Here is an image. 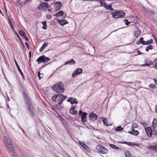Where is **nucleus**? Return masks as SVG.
<instances>
[{
	"label": "nucleus",
	"mask_w": 157,
	"mask_h": 157,
	"mask_svg": "<svg viewBox=\"0 0 157 157\" xmlns=\"http://www.w3.org/2000/svg\"><path fill=\"white\" fill-rule=\"evenodd\" d=\"M22 95L28 112L31 116L33 117L34 115V109L33 106L31 98L28 97L25 90L22 92Z\"/></svg>",
	"instance_id": "f257e3e1"
},
{
	"label": "nucleus",
	"mask_w": 157,
	"mask_h": 157,
	"mask_svg": "<svg viewBox=\"0 0 157 157\" xmlns=\"http://www.w3.org/2000/svg\"><path fill=\"white\" fill-rule=\"evenodd\" d=\"M4 144L8 151L12 156H15V151L12 146L10 139L8 137L5 136L4 138Z\"/></svg>",
	"instance_id": "f03ea898"
},
{
	"label": "nucleus",
	"mask_w": 157,
	"mask_h": 157,
	"mask_svg": "<svg viewBox=\"0 0 157 157\" xmlns=\"http://www.w3.org/2000/svg\"><path fill=\"white\" fill-rule=\"evenodd\" d=\"M67 98V96L63 94H56L52 97V99L53 102L57 103V105L62 104L63 100Z\"/></svg>",
	"instance_id": "7ed1b4c3"
},
{
	"label": "nucleus",
	"mask_w": 157,
	"mask_h": 157,
	"mask_svg": "<svg viewBox=\"0 0 157 157\" xmlns=\"http://www.w3.org/2000/svg\"><path fill=\"white\" fill-rule=\"evenodd\" d=\"M54 91L57 93H62L65 89L63 83L61 82L54 85L52 87Z\"/></svg>",
	"instance_id": "20e7f679"
},
{
	"label": "nucleus",
	"mask_w": 157,
	"mask_h": 157,
	"mask_svg": "<svg viewBox=\"0 0 157 157\" xmlns=\"http://www.w3.org/2000/svg\"><path fill=\"white\" fill-rule=\"evenodd\" d=\"M110 14H112L113 18L116 19L123 18L125 16V13L122 10L117 11L116 12L112 11L110 12Z\"/></svg>",
	"instance_id": "39448f33"
},
{
	"label": "nucleus",
	"mask_w": 157,
	"mask_h": 157,
	"mask_svg": "<svg viewBox=\"0 0 157 157\" xmlns=\"http://www.w3.org/2000/svg\"><path fill=\"white\" fill-rule=\"evenodd\" d=\"M95 149L98 152L104 154H106L108 152V150L106 148L100 145H98Z\"/></svg>",
	"instance_id": "423d86ee"
},
{
	"label": "nucleus",
	"mask_w": 157,
	"mask_h": 157,
	"mask_svg": "<svg viewBox=\"0 0 157 157\" xmlns=\"http://www.w3.org/2000/svg\"><path fill=\"white\" fill-rule=\"evenodd\" d=\"M50 59L45 56L44 55H42L40 56L36 60L38 64H39L41 63H46L49 61Z\"/></svg>",
	"instance_id": "0eeeda50"
},
{
	"label": "nucleus",
	"mask_w": 157,
	"mask_h": 157,
	"mask_svg": "<svg viewBox=\"0 0 157 157\" xmlns=\"http://www.w3.org/2000/svg\"><path fill=\"white\" fill-rule=\"evenodd\" d=\"M48 5L47 2H44L40 4L38 7V9L40 11H46L48 7Z\"/></svg>",
	"instance_id": "6e6552de"
},
{
	"label": "nucleus",
	"mask_w": 157,
	"mask_h": 157,
	"mask_svg": "<svg viewBox=\"0 0 157 157\" xmlns=\"http://www.w3.org/2000/svg\"><path fill=\"white\" fill-rule=\"evenodd\" d=\"M87 113L86 112H83L82 110H80L79 111V116L81 117V121L83 123L86 121V116Z\"/></svg>",
	"instance_id": "1a4fd4ad"
},
{
	"label": "nucleus",
	"mask_w": 157,
	"mask_h": 157,
	"mask_svg": "<svg viewBox=\"0 0 157 157\" xmlns=\"http://www.w3.org/2000/svg\"><path fill=\"white\" fill-rule=\"evenodd\" d=\"M83 70L82 68H78L76 69L75 71H73L72 74V77L74 78L76 75H79L80 74L82 73V72Z\"/></svg>",
	"instance_id": "9d476101"
},
{
	"label": "nucleus",
	"mask_w": 157,
	"mask_h": 157,
	"mask_svg": "<svg viewBox=\"0 0 157 157\" xmlns=\"http://www.w3.org/2000/svg\"><path fill=\"white\" fill-rule=\"evenodd\" d=\"M145 131L147 133V136L149 137H151L152 135V128L149 127H148L145 128Z\"/></svg>",
	"instance_id": "9b49d317"
},
{
	"label": "nucleus",
	"mask_w": 157,
	"mask_h": 157,
	"mask_svg": "<svg viewBox=\"0 0 157 157\" xmlns=\"http://www.w3.org/2000/svg\"><path fill=\"white\" fill-rule=\"evenodd\" d=\"M62 4L59 1H58L55 2L53 5L54 7L55 10L57 11L59 10L61 8Z\"/></svg>",
	"instance_id": "f8f14e48"
},
{
	"label": "nucleus",
	"mask_w": 157,
	"mask_h": 157,
	"mask_svg": "<svg viewBox=\"0 0 157 157\" xmlns=\"http://www.w3.org/2000/svg\"><path fill=\"white\" fill-rule=\"evenodd\" d=\"M97 116L96 113L92 112L89 115V118L90 120L94 121L97 120Z\"/></svg>",
	"instance_id": "ddd939ff"
},
{
	"label": "nucleus",
	"mask_w": 157,
	"mask_h": 157,
	"mask_svg": "<svg viewBox=\"0 0 157 157\" xmlns=\"http://www.w3.org/2000/svg\"><path fill=\"white\" fill-rule=\"evenodd\" d=\"M58 23L62 26H63L67 24L68 22L67 20L64 19H62L61 20H58Z\"/></svg>",
	"instance_id": "4468645a"
},
{
	"label": "nucleus",
	"mask_w": 157,
	"mask_h": 157,
	"mask_svg": "<svg viewBox=\"0 0 157 157\" xmlns=\"http://www.w3.org/2000/svg\"><path fill=\"white\" fill-rule=\"evenodd\" d=\"M144 62H145V63L144 64L141 65V66H150L151 65H152L151 64V61H150L148 59H146L144 60Z\"/></svg>",
	"instance_id": "2eb2a0df"
},
{
	"label": "nucleus",
	"mask_w": 157,
	"mask_h": 157,
	"mask_svg": "<svg viewBox=\"0 0 157 157\" xmlns=\"http://www.w3.org/2000/svg\"><path fill=\"white\" fill-rule=\"evenodd\" d=\"M71 101H72L74 104H77L78 102L77 101V100L75 98L73 97H69L68 98V99L67 100V102H71Z\"/></svg>",
	"instance_id": "dca6fc26"
},
{
	"label": "nucleus",
	"mask_w": 157,
	"mask_h": 157,
	"mask_svg": "<svg viewBox=\"0 0 157 157\" xmlns=\"http://www.w3.org/2000/svg\"><path fill=\"white\" fill-rule=\"evenodd\" d=\"M14 61H15V64H16V67H17V68L18 69V71H19V72L21 74V75L22 76V77L23 78H24V75H23V74L21 70L20 69V67H19V65H18V64H17V61L16 60H15V59L14 60Z\"/></svg>",
	"instance_id": "f3484780"
},
{
	"label": "nucleus",
	"mask_w": 157,
	"mask_h": 157,
	"mask_svg": "<svg viewBox=\"0 0 157 157\" xmlns=\"http://www.w3.org/2000/svg\"><path fill=\"white\" fill-rule=\"evenodd\" d=\"M145 41L144 40V38L141 37L140 38L139 41H137L136 44H142L143 45H145Z\"/></svg>",
	"instance_id": "a211bd4d"
},
{
	"label": "nucleus",
	"mask_w": 157,
	"mask_h": 157,
	"mask_svg": "<svg viewBox=\"0 0 157 157\" xmlns=\"http://www.w3.org/2000/svg\"><path fill=\"white\" fill-rule=\"evenodd\" d=\"M75 63V61L73 59H71L69 61L65 62L64 64V65L67 64L69 65H74Z\"/></svg>",
	"instance_id": "6ab92c4d"
},
{
	"label": "nucleus",
	"mask_w": 157,
	"mask_h": 157,
	"mask_svg": "<svg viewBox=\"0 0 157 157\" xmlns=\"http://www.w3.org/2000/svg\"><path fill=\"white\" fill-rule=\"evenodd\" d=\"M63 12L62 10H60L56 13L55 14L53 15V16H56V17H59L60 16H63Z\"/></svg>",
	"instance_id": "aec40b11"
},
{
	"label": "nucleus",
	"mask_w": 157,
	"mask_h": 157,
	"mask_svg": "<svg viewBox=\"0 0 157 157\" xmlns=\"http://www.w3.org/2000/svg\"><path fill=\"white\" fill-rule=\"evenodd\" d=\"M141 30L139 29L138 28H137V30L135 31V33L134 34V36L135 37L137 38L139 35L141 34Z\"/></svg>",
	"instance_id": "412c9836"
},
{
	"label": "nucleus",
	"mask_w": 157,
	"mask_h": 157,
	"mask_svg": "<svg viewBox=\"0 0 157 157\" xmlns=\"http://www.w3.org/2000/svg\"><path fill=\"white\" fill-rule=\"evenodd\" d=\"M152 125L153 128L157 127V118H154L152 123Z\"/></svg>",
	"instance_id": "4be33fe9"
},
{
	"label": "nucleus",
	"mask_w": 157,
	"mask_h": 157,
	"mask_svg": "<svg viewBox=\"0 0 157 157\" xmlns=\"http://www.w3.org/2000/svg\"><path fill=\"white\" fill-rule=\"evenodd\" d=\"M48 44V43H44L43 44L42 46L40 48L39 51L41 52L44 49V48L47 46Z\"/></svg>",
	"instance_id": "5701e85b"
},
{
	"label": "nucleus",
	"mask_w": 157,
	"mask_h": 157,
	"mask_svg": "<svg viewBox=\"0 0 157 157\" xmlns=\"http://www.w3.org/2000/svg\"><path fill=\"white\" fill-rule=\"evenodd\" d=\"M128 133L129 134H132V135H133L134 136H137L139 133V132L138 130H136L133 132H130V131H129L128 132Z\"/></svg>",
	"instance_id": "b1692460"
},
{
	"label": "nucleus",
	"mask_w": 157,
	"mask_h": 157,
	"mask_svg": "<svg viewBox=\"0 0 157 157\" xmlns=\"http://www.w3.org/2000/svg\"><path fill=\"white\" fill-rule=\"evenodd\" d=\"M151 64L153 65L154 67L157 69V58L155 59L152 62Z\"/></svg>",
	"instance_id": "393cba45"
},
{
	"label": "nucleus",
	"mask_w": 157,
	"mask_h": 157,
	"mask_svg": "<svg viewBox=\"0 0 157 157\" xmlns=\"http://www.w3.org/2000/svg\"><path fill=\"white\" fill-rule=\"evenodd\" d=\"M153 43V40L152 39H151L150 40H147L146 41H145V45H149Z\"/></svg>",
	"instance_id": "a878e982"
},
{
	"label": "nucleus",
	"mask_w": 157,
	"mask_h": 157,
	"mask_svg": "<svg viewBox=\"0 0 157 157\" xmlns=\"http://www.w3.org/2000/svg\"><path fill=\"white\" fill-rule=\"evenodd\" d=\"M124 155L126 157H133L129 151H127L124 152Z\"/></svg>",
	"instance_id": "bb28decb"
},
{
	"label": "nucleus",
	"mask_w": 157,
	"mask_h": 157,
	"mask_svg": "<svg viewBox=\"0 0 157 157\" xmlns=\"http://www.w3.org/2000/svg\"><path fill=\"white\" fill-rule=\"evenodd\" d=\"M127 143V144L130 146H139V144L134 143L132 142H128Z\"/></svg>",
	"instance_id": "cd10ccee"
},
{
	"label": "nucleus",
	"mask_w": 157,
	"mask_h": 157,
	"mask_svg": "<svg viewBox=\"0 0 157 157\" xmlns=\"http://www.w3.org/2000/svg\"><path fill=\"white\" fill-rule=\"evenodd\" d=\"M104 7L106 10H113V9L111 5H106L104 6Z\"/></svg>",
	"instance_id": "c85d7f7f"
},
{
	"label": "nucleus",
	"mask_w": 157,
	"mask_h": 157,
	"mask_svg": "<svg viewBox=\"0 0 157 157\" xmlns=\"http://www.w3.org/2000/svg\"><path fill=\"white\" fill-rule=\"evenodd\" d=\"M109 146L111 148L115 149L118 150L119 149H120V148H119V147L113 144H110Z\"/></svg>",
	"instance_id": "c756f323"
},
{
	"label": "nucleus",
	"mask_w": 157,
	"mask_h": 157,
	"mask_svg": "<svg viewBox=\"0 0 157 157\" xmlns=\"http://www.w3.org/2000/svg\"><path fill=\"white\" fill-rule=\"evenodd\" d=\"M152 45H150L146 47L145 50L146 52H148L149 50H152Z\"/></svg>",
	"instance_id": "7c9ffc66"
},
{
	"label": "nucleus",
	"mask_w": 157,
	"mask_h": 157,
	"mask_svg": "<svg viewBox=\"0 0 157 157\" xmlns=\"http://www.w3.org/2000/svg\"><path fill=\"white\" fill-rule=\"evenodd\" d=\"M19 34L21 36H24L25 35V33L22 30H20L18 31Z\"/></svg>",
	"instance_id": "2f4dec72"
},
{
	"label": "nucleus",
	"mask_w": 157,
	"mask_h": 157,
	"mask_svg": "<svg viewBox=\"0 0 157 157\" xmlns=\"http://www.w3.org/2000/svg\"><path fill=\"white\" fill-rule=\"evenodd\" d=\"M155 128H152V135L153 136H155L157 134V130Z\"/></svg>",
	"instance_id": "473e14b6"
},
{
	"label": "nucleus",
	"mask_w": 157,
	"mask_h": 157,
	"mask_svg": "<svg viewBox=\"0 0 157 157\" xmlns=\"http://www.w3.org/2000/svg\"><path fill=\"white\" fill-rule=\"evenodd\" d=\"M42 23L43 25L42 28L44 29H46L47 28L46 27L47 26V25L46 24V21H42Z\"/></svg>",
	"instance_id": "72a5a7b5"
},
{
	"label": "nucleus",
	"mask_w": 157,
	"mask_h": 157,
	"mask_svg": "<svg viewBox=\"0 0 157 157\" xmlns=\"http://www.w3.org/2000/svg\"><path fill=\"white\" fill-rule=\"evenodd\" d=\"M123 130V128L121 127V126L117 127L115 129V131H122Z\"/></svg>",
	"instance_id": "f704fd0d"
},
{
	"label": "nucleus",
	"mask_w": 157,
	"mask_h": 157,
	"mask_svg": "<svg viewBox=\"0 0 157 157\" xmlns=\"http://www.w3.org/2000/svg\"><path fill=\"white\" fill-rule=\"evenodd\" d=\"M107 121L106 118H103V122L104 124L107 126H108L109 125L107 123Z\"/></svg>",
	"instance_id": "c9c22d12"
},
{
	"label": "nucleus",
	"mask_w": 157,
	"mask_h": 157,
	"mask_svg": "<svg viewBox=\"0 0 157 157\" xmlns=\"http://www.w3.org/2000/svg\"><path fill=\"white\" fill-rule=\"evenodd\" d=\"M70 113L73 115L76 114L77 113V111L75 110H69Z\"/></svg>",
	"instance_id": "e433bc0d"
},
{
	"label": "nucleus",
	"mask_w": 157,
	"mask_h": 157,
	"mask_svg": "<svg viewBox=\"0 0 157 157\" xmlns=\"http://www.w3.org/2000/svg\"><path fill=\"white\" fill-rule=\"evenodd\" d=\"M151 148L150 150L151 151H156V149L155 148V145H153L151 146Z\"/></svg>",
	"instance_id": "4c0bfd02"
},
{
	"label": "nucleus",
	"mask_w": 157,
	"mask_h": 157,
	"mask_svg": "<svg viewBox=\"0 0 157 157\" xmlns=\"http://www.w3.org/2000/svg\"><path fill=\"white\" fill-rule=\"evenodd\" d=\"M124 22H125V24L128 26L130 23H131V22H129L126 19H124L123 20Z\"/></svg>",
	"instance_id": "58836bf2"
},
{
	"label": "nucleus",
	"mask_w": 157,
	"mask_h": 157,
	"mask_svg": "<svg viewBox=\"0 0 157 157\" xmlns=\"http://www.w3.org/2000/svg\"><path fill=\"white\" fill-rule=\"evenodd\" d=\"M86 152H88L89 153H90L91 152V149L90 148L88 147L86 148L85 149Z\"/></svg>",
	"instance_id": "ea45409f"
},
{
	"label": "nucleus",
	"mask_w": 157,
	"mask_h": 157,
	"mask_svg": "<svg viewBox=\"0 0 157 157\" xmlns=\"http://www.w3.org/2000/svg\"><path fill=\"white\" fill-rule=\"evenodd\" d=\"M149 87L153 89L156 88L154 84H151L149 85Z\"/></svg>",
	"instance_id": "a19ab883"
},
{
	"label": "nucleus",
	"mask_w": 157,
	"mask_h": 157,
	"mask_svg": "<svg viewBox=\"0 0 157 157\" xmlns=\"http://www.w3.org/2000/svg\"><path fill=\"white\" fill-rule=\"evenodd\" d=\"M140 123L144 127H145L147 126V123L144 122H140Z\"/></svg>",
	"instance_id": "79ce46f5"
},
{
	"label": "nucleus",
	"mask_w": 157,
	"mask_h": 157,
	"mask_svg": "<svg viewBox=\"0 0 157 157\" xmlns=\"http://www.w3.org/2000/svg\"><path fill=\"white\" fill-rule=\"evenodd\" d=\"M134 124H132V127H131V130L132 131H130V132H134V131H135L136 130L134 129V128H135V127L134 126Z\"/></svg>",
	"instance_id": "37998d69"
},
{
	"label": "nucleus",
	"mask_w": 157,
	"mask_h": 157,
	"mask_svg": "<svg viewBox=\"0 0 157 157\" xmlns=\"http://www.w3.org/2000/svg\"><path fill=\"white\" fill-rule=\"evenodd\" d=\"M40 75L41 74L40 73V71H39L38 72L37 76H38L39 79L40 80L42 78V77L40 76Z\"/></svg>",
	"instance_id": "c03bdc74"
},
{
	"label": "nucleus",
	"mask_w": 157,
	"mask_h": 157,
	"mask_svg": "<svg viewBox=\"0 0 157 157\" xmlns=\"http://www.w3.org/2000/svg\"><path fill=\"white\" fill-rule=\"evenodd\" d=\"M78 143L79 144V145L82 147H83V146H84V145L85 144L83 143L81 141H78Z\"/></svg>",
	"instance_id": "a18cd8bd"
},
{
	"label": "nucleus",
	"mask_w": 157,
	"mask_h": 157,
	"mask_svg": "<svg viewBox=\"0 0 157 157\" xmlns=\"http://www.w3.org/2000/svg\"><path fill=\"white\" fill-rule=\"evenodd\" d=\"M152 36L154 39L155 43L157 42V39L156 38V37L154 35L152 34Z\"/></svg>",
	"instance_id": "49530a36"
},
{
	"label": "nucleus",
	"mask_w": 157,
	"mask_h": 157,
	"mask_svg": "<svg viewBox=\"0 0 157 157\" xmlns=\"http://www.w3.org/2000/svg\"><path fill=\"white\" fill-rule=\"evenodd\" d=\"M149 12H150V13L151 14H152L153 15H154V14H155V13L154 12V11L153 10H149Z\"/></svg>",
	"instance_id": "de8ad7c7"
},
{
	"label": "nucleus",
	"mask_w": 157,
	"mask_h": 157,
	"mask_svg": "<svg viewBox=\"0 0 157 157\" xmlns=\"http://www.w3.org/2000/svg\"><path fill=\"white\" fill-rule=\"evenodd\" d=\"M75 107L73 105H72L71 108L69 109V111L71 110H75Z\"/></svg>",
	"instance_id": "09e8293b"
},
{
	"label": "nucleus",
	"mask_w": 157,
	"mask_h": 157,
	"mask_svg": "<svg viewBox=\"0 0 157 157\" xmlns=\"http://www.w3.org/2000/svg\"><path fill=\"white\" fill-rule=\"evenodd\" d=\"M128 142H126V141H124V142H118V143H119L121 144H127Z\"/></svg>",
	"instance_id": "8fccbe9b"
},
{
	"label": "nucleus",
	"mask_w": 157,
	"mask_h": 157,
	"mask_svg": "<svg viewBox=\"0 0 157 157\" xmlns=\"http://www.w3.org/2000/svg\"><path fill=\"white\" fill-rule=\"evenodd\" d=\"M20 0H19L18 2H20ZM28 1V0H24V1H23V4H25Z\"/></svg>",
	"instance_id": "3c124183"
},
{
	"label": "nucleus",
	"mask_w": 157,
	"mask_h": 157,
	"mask_svg": "<svg viewBox=\"0 0 157 157\" xmlns=\"http://www.w3.org/2000/svg\"><path fill=\"white\" fill-rule=\"evenodd\" d=\"M10 27L12 29H14V28H13V25L12 24V23H11V22L10 21Z\"/></svg>",
	"instance_id": "603ef678"
},
{
	"label": "nucleus",
	"mask_w": 157,
	"mask_h": 157,
	"mask_svg": "<svg viewBox=\"0 0 157 157\" xmlns=\"http://www.w3.org/2000/svg\"><path fill=\"white\" fill-rule=\"evenodd\" d=\"M31 52H29V62H30V60H31Z\"/></svg>",
	"instance_id": "864d4df0"
},
{
	"label": "nucleus",
	"mask_w": 157,
	"mask_h": 157,
	"mask_svg": "<svg viewBox=\"0 0 157 157\" xmlns=\"http://www.w3.org/2000/svg\"><path fill=\"white\" fill-rule=\"evenodd\" d=\"M25 40L26 41H28L29 40V39L25 35V36H23Z\"/></svg>",
	"instance_id": "5fc2aeb1"
},
{
	"label": "nucleus",
	"mask_w": 157,
	"mask_h": 157,
	"mask_svg": "<svg viewBox=\"0 0 157 157\" xmlns=\"http://www.w3.org/2000/svg\"><path fill=\"white\" fill-rule=\"evenodd\" d=\"M88 146L85 144L82 147L85 149L86 148H87Z\"/></svg>",
	"instance_id": "6e6d98bb"
},
{
	"label": "nucleus",
	"mask_w": 157,
	"mask_h": 157,
	"mask_svg": "<svg viewBox=\"0 0 157 157\" xmlns=\"http://www.w3.org/2000/svg\"><path fill=\"white\" fill-rule=\"evenodd\" d=\"M6 102H7V101H10V98L8 96H7L6 98Z\"/></svg>",
	"instance_id": "4d7b16f0"
},
{
	"label": "nucleus",
	"mask_w": 157,
	"mask_h": 157,
	"mask_svg": "<svg viewBox=\"0 0 157 157\" xmlns=\"http://www.w3.org/2000/svg\"><path fill=\"white\" fill-rule=\"evenodd\" d=\"M25 44L27 46V48L28 49H29V45L28 44L27 42H25Z\"/></svg>",
	"instance_id": "13d9d810"
},
{
	"label": "nucleus",
	"mask_w": 157,
	"mask_h": 157,
	"mask_svg": "<svg viewBox=\"0 0 157 157\" xmlns=\"http://www.w3.org/2000/svg\"><path fill=\"white\" fill-rule=\"evenodd\" d=\"M137 53L138 55H141L143 54V53L141 52H140L139 51H137Z\"/></svg>",
	"instance_id": "bf43d9fd"
},
{
	"label": "nucleus",
	"mask_w": 157,
	"mask_h": 157,
	"mask_svg": "<svg viewBox=\"0 0 157 157\" xmlns=\"http://www.w3.org/2000/svg\"><path fill=\"white\" fill-rule=\"evenodd\" d=\"M155 112L157 113V105H156L155 106Z\"/></svg>",
	"instance_id": "052dcab7"
},
{
	"label": "nucleus",
	"mask_w": 157,
	"mask_h": 157,
	"mask_svg": "<svg viewBox=\"0 0 157 157\" xmlns=\"http://www.w3.org/2000/svg\"><path fill=\"white\" fill-rule=\"evenodd\" d=\"M153 80H154V81L155 82V83L157 85V79H153Z\"/></svg>",
	"instance_id": "680f3d73"
},
{
	"label": "nucleus",
	"mask_w": 157,
	"mask_h": 157,
	"mask_svg": "<svg viewBox=\"0 0 157 157\" xmlns=\"http://www.w3.org/2000/svg\"><path fill=\"white\" fill-rule=\"evenodd\" d=\"M17 37L19 39V40L20 41L22 40H21V39L20 38V37L17 34Z\"/></svg>",
	"instance_id": "e2e57ef3"
},
{
	"label": "nucleus",
	"mask_w": 157,
	"mask_h": 157,
	"mask_svg": "<svg viewBox=\"0 0 157 157\" xmlns=\"http://www.w3.org/2000/svg\"><path fill=\"white\" fill-rule=\"evenodd\" d=\"M2 72L3 75L5 78V74H4V71L3 70V68H2Z\"/></svg>",
	"instance_id": "0e129e2a"
},
{
	"label": "nucleus",
	"mask_w": 157,
	"mask_h": 157,
	"mask_svg": "<svg viewBox=\"0 0 157 157\" xmlns=\"http://www.w3.org/2000/svg\"><path fill=\"white\" fill-rule=\"evenodd\" d=\"M146 147L148 149L150 150V149L151 148V146H146Z\"/></svg>",
	"instance_id": "69168bd1"
},
{
	"label": "nucleus",
	"mask_w": 157,
	"mask_h": 157,
	"mask_svg": "<svg viewBox=\"0 0 157 157\" xmlns=\"http://www.w3.org/2000/svg\"><path fill=\"white\" fill-rule=\"evenodd\" d=\"M20 41L21 42V44L22 46H23L24 45V44L23 42H22V40Z\"/></svg>",
	"instance_id": "338daca9"
},
{
	"label": "nucleus",
	"mask_w": 157,
	"mask_h": 157,
	"mask_svg": "<svg viewBox=\"0 0 157 157\" xmlns=\"http://www.w3.org/2000/svg\"><path fill=\"white\" fill-rule=\"evenodd\" d=\"M66 155L68 157H71V156L68 154H67Z\"/></svg>",
	"instance_id": "774afa93"
}]
</instances>
